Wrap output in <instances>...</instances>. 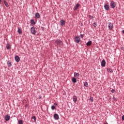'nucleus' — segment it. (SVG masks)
<instances>
[{"instance_id":"obj_1","label":"nucleus","mask_w":124,"mask_h":124,"mask_svg":"<svg viewBox=\"0 0 124 124\" xmlns=\"http://www.w3.org/2000/svg\"><path fill=\"white\" fill-rule=\"evenodd\" d=\"M55 43L57 45V46H59V47H61L63 45V43L61 41V40H57L55 41Z\"/></svg>"},{"instance_id":"obj_2","label":"nucleus","mask_w":124,"mask_h":124,"mask_svg":"<svg viewBox=\"0 0 124 124\" xmlns=\"http://www.w3.org/2000/svg\"><path fill=\"white\" fill-rule=\"evenodd\" d=\"M110 6L112 7V8H115L116 7V2L114 1H112L110 3Z\"/></svg>"},{"instance_id":"obj_3","label":"nucleus","mask_w":124,"mask_h":124,"mask_svg":"<svg viewBox=\"0 0 124 124\" xmlns=\"http://www.w3.org/2000/svg\"><path fill=\"white\" fill-rule=\"evenodd\" d=\"M74 41L75 42H76V43H79V42H80V37L78 36H76L74 38Z\"/></svg>"},{"instance_id":"obj_4","label":"nucleus","mask_w":124,"mask_h":124,"mask_svg":"<svg viewBox=\"0 0 124 124\" xmlns=\"http://www.w3.org/2000/svg\"><path fill=\"white\" fill-rule=\"evenodd\" d=\"M108 30L112 31L113 30V24L111 23H108Z\"/></svg>"},{"instance_id":"obj_5","label":"nucleus","mask_w":124,"mask_h":124,"mask_svg":"<svg viewBox=\"0 0 124 124\" xmlns=\"http://www.w3.org/2000/svg\"><path fill=\"white\" fill-rule=\"evenodd\" d=\"M31 31L32 34H35V29L34 28V27L31 28Z\"/></svg>"},{"instance_id":"obj_6","label":"nucleus","mask_w":124,"mask_h":124,"mask_svg":"<svg viewBox=\"0 0 124 124\" xmlns=\"http://www.w3.org/2000/svg\"><path fill=\"white\" fill-rule=\"evenodd\" d=\"M105 65H106V62L105 61V60H103L101 62V66L103 67H104V66H105Z\"/></svg>"},{"instance_id":"obj_7","label":"nucleus","mask_w":124,"mask_h":124,"mask_svg":"<svg viewBox=\"0 0 124 124\" xmlns=\"http://www.w3.org/2000/svg\"><path fill=\"white\" fill-rule=\"evenodd\" d=\"M104 8L106 9V10H109V9H110V6H109L108 4H105Z\"/></svg>"},{"instance_id":"obj_8","label":"nucleus","mask_w":124,"mask_h":124,"mask_svg":"<svg viewBox=\"0 0 124 124\" xmlns=\"http://www.w3.org/2000/svg\"><path fill=\"white\" fill-rule=\"evenodd\" d=\"M15 59L16 60V62H20V57H19V56H16Z\"/></svg>"},{"instance_id":"obj_9","label":"nucleus","mask_w":124,"mask_h":124,"mask_svg":"<svg viewBox=\"0 0 124 124\" xmlns=\"http://www.w3.org/2000/svg\"><path fill=\"white\" fill-rule=\"evenodd\" d=\"M5 120L6 121V122H8V121H9V120H10V116L9 115H6L5 116Z\"/></svg>"},{"instance_id":"obj_10","label":"nucleus","mask_w":124,"mask_h":124,"mask_svg":"<svg viewBox=\"0 0 124 124\" xmlns=\"http://www.w3.org/2000/svg\"><path fill=\"white\" fill-rule=\"evenodd\" d=\"M61 26H64L65 25V21L63 20H61L60 21Z\"/></svg>"},{"instance_id":"obj_11","label":"nucleus","mask_w":124,"mask_h":124,"mask_svg":"<svg viewBox=\"0 0 124 124\" xmlns=\"http://www.w3.org/2000/svg\"><path fill=\"white\" fill-rule=\"evenodd\" d=\"M73 99L74 103H76V102L77 101V97L76 96H74Z\"/></svg>"},{"instance_id":"obj_12","label":"nucleus","mask_w":124,"mask_h":124,"mask_svg":"<svg viewBox=\"0 0 124 124\" xmlns=\"http://www.w3.org/2000/svg\"><path fill=\"white\" fill-rule=\"evenodd\" d=\"M54 118L55 120H59V115L58 114H55L54 115Z\"/></svg>"},{"instance_id":"obj_13","label":"nucleus","mask_w":124,"mask_h":124,"mask_svg":"<svg viewBox=\"0 0 124 124\" xmlns=\"http://www.w3.org/2000/svg\"><path fill=\"white\" fill-rule=\"evenodd\" d=\"M74 77H79V76H80V74L76 72L74 73Z\"/></svg>"},{"instance_id":"obj_14","label":"nucleus","mask_w":124,"mask_h":124,"mask_svg":"<svg viewBox=\"0 0 124 124\" xmlns=\"http://www.w3.org/2000/svg\"><path fill=\"white\" fill-rule=\"evenodd\" d=\"M72 81L73 83H76V82H77V79L75 77H74L72 78Z\"/></svg>"},{"instance_id":"obj_15","label":"nucleus","mask_w":124,"mask_h":124,"mask_svg":"<svg viewBox=\"0 0 124 124\" xmlns=\"http://www.w3.org/2000/svg\"><path fill=\"white\" fill-rule=\"evenodd\" d=\"M6 48L8 50L11 49V46L10 45V44H7Z\"/></svg>"},{"instance_id":"obj_16","label":"nucleus","mask_w":124,"mask_h":124,"mask_svg":"<svg viewBox=\"0 0 124 124\" xmlns=\"http://www.w3.org/2000/svg\"><path fill=\"white\" fill-rule=\"evenodd\" d=\"M80 5L79 4V3H77L76 5V6L75 7V10H76L77 9H78V8H79V6Z\"/></svg>"},{"instance_id":"obj_17","label":"nucleus","mask_w":124,"mask_h":124,"mask_svg":"<svg viewBox=\"0 0 124 124\" xmlns=\"http://www.w3.org/2000/svg\"><path fill=\"white\" fill-rule=\"evenodd\" d=\"M86 45H87V46H91V45H92V41H90L88 42H87L86 43Z\"/></svg>"},{"instance_id":"obj_18","label":"nucleus","mask_w":124,"mask_h":124,"mask_svg":"<svg viewBox=\"0 0 124 124\" xmlns=\"http://www.w3.org/2000/svg\"><path fill=\"white\" fill-rule=\"evenodd\" d=\"M7 64H8V66H9V67H11V66H12V64L11 63V62H10V61H8L7 62Z\"/></svg>"},{"instance_id":"obj_19","label":"nucleus","mask_w":124,"mask_h":124,"mask_svg":"<svg viewBox=\"0 0 124 124\" xmlns=\"http://www.w3.org/2000/svg\"><path fill=\"white\" fill-rule=\"evenodd\" d=\"M35 17L36 18H39L40 17V15H39V13H37L35 14Z\"/></svg>"},{"instance_id":"obj_20","label":"nucleus","mask_w":124,"mask_h":124,"mask_svg":"<svg viewBox=\"0 0 124 124\" xmlns=\"http://www.w3.org/2000/svg\"><path fill=\"white\" fill-rule=\"evenodd\" d=\"M4 4L6 6V7H8L9 5H8V3L7 2L4 1Z\"/></svg>"},{"instance_id":"obj_21","label":"nucleus","mask_w":124,"mask_h":124,"mask_svg":"<svg viewBox=\"0 0 124 124\" xmlns=\"http://www.w3.org/2000/svg\"><path fill=\"white\" fill-rule=\"evenodd\" d=\"M18 32L20 34H21V33H22V30L21 29H20V28L18 29Z\"/></svg>"},{"instance_id":"obj_22","label":"nucleus","mask_w":124,"mask_h":124,"mask_svg":"<svg viewBox=\"0 0 124 124\" xmlns=\"http://www.w3.org/2000/svg\"><path fill=\"white\" fill-rule=\"evenodd\" d=\"M108 72H110V73H113V70H112L111 69H108Z\"/></svg>"},{"instance_id":"obj_23","label":"nucleus","mask_w":124,"mask_h":124,"mask_svg":"<svg viewBox=\"0 0 124 124\" xmlns=\"http://www.w3.org/2000/svg\"><path fill=\"white\" fill-rule=\"evenodd\" d=\"M18 124H23V120H20L18 121Z\"/></svg>"},{"instance_id":"obj_24","label":"nucleus","mask_w":124,"mask_h":124,"mask_svg":"<svg viewBox=\"0 0 124 124\" xmlns=\"http://www.w3.org/2000/svg\"><path fill=\"white\" fill-rule=\"evenodd\" d=\"M90 100L91 102H93V97H90Z\"/></svg>"},{"instance_id":"obj_25","label":"nucleus","mask_w":124,"mask_h":124,"mask_svg":"<svg viewBox=\"0 0 124 124\" xmlns=\"http://www.w3.org/2000/svg\"><path fill=\"white\" fill-rule=\"evenodd\" d=\"M56 108V106H51V109L52 110H55V108Z\"/></svg>"},{"instance_id":"obj_26","label":"nucleus","mask_w":124,"mask_h":124,"mask_svg":"<svg viewBox=\"0 0 124 124\" xmlns=\"http://www.w3.org/2000/svg\"><path fill=\"white\" fill-rule=\"evenodd\" d=\"M89 18H90V19H93V16H91V15H89L88 16Z\"/></svg>"},{"instance_id":"obj_27","label":"nucleus","mask_w":124,"mask_h":124,"mask_svg":"<svg viewBox=\"0 0 124 124\" xmlns=\"http://www.w3.org/2000/svg\"><path fill=\"white\" fill-rule=\"evenodd\" d=\"M84 86H85V87H88V82H85V83H84Z\"/></svg>"},{"instance_id":"obj_28","label":"nucleus","mask_w":124,"mask_h":124,"mask_svg":"<svg viewBox=\"0 0 124 124\" xmlns=\"http://www.w3.org/2000/svg\"><path fill=\"white\" fill-rule=\"evenodd\" d=\"M32 119L33 120H34V121H35V120H36V118L34 116H33L32 117Z\"/></svg>"},{"instance_id":"obj_29","label":"nucleus","mask_w":124,"mask_h":124,"mask_svg":"<svg viewBox=\"0 0 124 124\" xmlns=\"http://www.w3.org/2000/svg\"><path fill=\"white\" fill-rule=\"evenodd\" d=\"M111 93H116V90H115L114 89H112L111 90Z\"/></svg>"},{"instance_id":"obj_30","label":"nucleus","mask_w":124,"mask_h":124,"mask_svg":"<svg viewBox=\"0 0 124 124\" xmlns=\"http://www.w3.org/2000/svg\"><path fill=\"white\" fill-rule=\"evenodd\" d=\"M54 105H55V106H58V104H57V103H54Z\"/></svg>"},{"instance_id":"obj_31","label":"nucleus","mask_w":124,"mask_h":124,"mask_svg":"<svg viewBox=\"0 0 124 124\" xmlns=\"http://www.w3.org/2000/svg\"><path fill=\"white\" fill-rule=\"evenodd\" d=\"M122 119L124 121V115L122 116Z\"/></svg>"},{"instance_id":"obj_32","label":"nucleus","mask_w":124,"mask_h":124,"mask_svg":"<svg viewBox=\"0 0 124 124\" xmlns=\"http://www.w3.org/2000/svg\"><path fill=\"white\" fill-rule=\"evenodd\" d=\"M93 26H94V27H96V24H95V23H93Z\"/></svg>"},{"instance_id":"obj_33","label":"nucleus","mask_w":124,"mask_h":124,"mask_svg":"<svg viewBox=\"0 0 124 124\" xmlns=\"http://www.w3.org/2000/svg\"><path fill=\"white\" fill-rule=\"evenodd\" d=\"M32 22H33V23H32L33 25H34V21H33V20H32Z\"/></svg>"},{"instance_id":"obj_34","label":"nucleus","mask_w":124,"mask_h":124,"mask_svg":"<svg viewBox=\"0 0 124 124\" xmlns=\"http://www.w3.org/2000/svg\"><path fill=\"white\" fill-rule=\"evenodd\" d=\"M81 37V38H83V35L82 34H80Z\"/></svg>"},{"instance_id":"obj_35","label":"nucleus","mask_w":124,"mask_h":124,"mask_svg":"<svg viewBox=\"0 0 124 124\" xmlns=\"http://www.w3.org/2000/svg\"><path fill=\"white\" fill-rule=\"evenodd\" d=\"M104 124H108V123H105Z\"/></svg>"},{"instance_id":"obj_36","label":"nucleus","mask_w":124,"mask_h":124,"mask_svg":"<svg viewBox=\"0 0 124 124\" xmlns=\"http://www.w3.org/2000/svg\"><path fill=\"white\" fill-rule=\"evenodd\" d=\"M0 1H1V0H0Z\"/></svg>"}]
</instances>
